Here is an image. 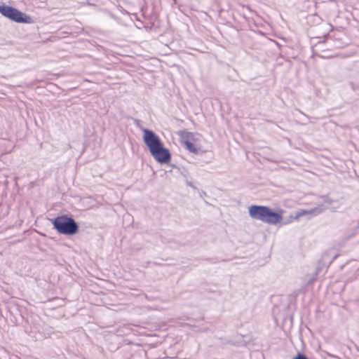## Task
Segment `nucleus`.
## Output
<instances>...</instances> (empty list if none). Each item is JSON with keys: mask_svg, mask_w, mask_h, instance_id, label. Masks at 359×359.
<instances>
[{"mask_svg": "<svg viewBox=\"0 0 359 359\" xmlns=\"http://www.w3.org/2000/svg\"><path fill=\"white\" fill-rule=\"evenodd\" d=\"M53 229L59 234L65 236H74L79 232V226L70 215H59L50 219Z\"/></svg>", "mask_w": 359, "mask_h": 359, "instance_id": "f257e3e1", "label": "nucleus"}, {"mask_svg": "<svg viewBox=\"0 0 359 359\" xmlns=\"http://www.w3.org/2000/svg\"><path fill=\"white\" fill-rule=\"evenodd\" d=\"M0 13L3 16L15 22L27 24H31L33 22V20L29 15H27L26 13H22L17 8L10 6L4 4L1 5Z\"/></svg>", "mask_w": 359, "mask_h": 359, "instance_id": "f03ea898", "label": "nucleus"}, {"mask_svg": "<svg viewBox=\"0 0 359 359\" xmlns=\"http://www.w3.org/2000/svg\"><path fill=\"white\" fill-rule=\"evenodd\" d=\"M181 138L182 142L185 144L189 151L194 154L198 151V144L201 140L200 135L191 133H184Z\"/></svg>", "mask_w": 359, "mask_h": 359, "instance_id": "7ed1b4c3", "label": "nucleus"}, {"mask_svg": "<svg viewBox=\"0 0 359 359\" xmlns=\"http://www.w3.org/2000/svg\"><path fill=\"white\" fill-rule=\"evenodd\" d=\"M142 130L144 132V142L148 147L154 158L157 161V135L147 128H143Z\"/></svg>", "mask_w": 359, "mask_h": 359, "instance_id": "20e7f679", "label": "nucleus"}, {"mask_svg": "<svg viewBox=\"0 0 359 359\" xmlns=\"http://www.w3.org/2000/svg\"><path fill=\"white\" fill-rule=\"evenodd\" d=\"M284 210L278 209L273 211L270 208L266 207L264 222L269 224H278L283 222Z\"/></svg>", "mask_w": 359, "mask_h": 359, "instance_id": "39448f33", "label": "nucleus"}, {"mask_svg": "<svg viewBox=\"0 0 359 359\" xmlns=\"http://www.w3.org/2000/svg\"><path fill=\"white\" fill-rule=\"evenodd\" d=\"M266 207L263 205H252L248 209L249 215L252 218L264 222Z\"/></svg>", "mask_w": 359, "mask_h": 359, "instance_id": "423d86ee", "label": "nucleus"}, {"mask_svg": "<svg viewBox=\"0 0 359 359\" xmlns=\"http://www.w3.org/2000/svg\"><path fill=\"white\" fill-rule=\"evenodd\" d=\"M170 160V151L164 148L158 142V162L161 164H166L165 166L168 168V171H172V166L167 164Z\"/></svg>", "mask_w": 359, "mask_h": 359, "instance_id": "0eeeda50", "label": "nucleus"}, {"mask_svg": "<svg viewBox=\"0 0 359 359\" xmlns=\"http://www.w3.org/2000/svg\"><path fill=\"white\" fill-rule=\"evenodd\" d=\"M316 212L315 210H312L311 211H306V210H300L299 212H297V215H296V219H298L299 217L303 216V215H305L306 214H313L314 212Z\"/></svg>", "mask_w": 359, "mask_h": 359, "instance_id": "6e6552de", "label": "nucleus"}, {"mask_svg": "<svg viewBox=\"0 0 359 359\" xmlns=\"http://www.w3.org/2000/svg\"><path fill=\"white\" fill-rule=\"evenodd\" d=\"M293 359H308L304 355L298 354Z\"/></svg>", "mask_w": 359, "mask_h": 359, "instance_id": "1a4fd4ad", "label": "nucleus"}, {"mask_svg": "<svg viewBox=\"0 0 359 359\" xmlns=\"http://www.w3.org/2000/svg\"><path fill=\"white\" fill-rule=\"evenodd\" d=\"M135 124L137 126H139L140 123V120H135Z\"/></svg>", "mask_w": 359, "mask_h": 359, "instance_id": "9d476101", "label": "nucleus"}]
</instances>
